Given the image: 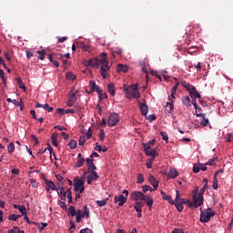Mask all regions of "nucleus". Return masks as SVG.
<instances>
[{"label": "nucleus", "instance_id": "nucleus-1", "mask_svg": "<svg viewBox=\"0 0 233 233\" xmlns=\"http://www.w3.org/2000/svg\"><path fill=\"white\" fill-rule=\"evenodd\" d=\"M101 59L99 60V66H100V74L103 77V79H106V72L110 70V66H108V56H106V53L101 54Z\"/></svg>", "mask_w": 233, "mask_h": 233}, {"label": "nucleus", "instance_id": "nucleus-2", "mask_svg": "<svg viewBox=\"0 0 233 233\" xmlns=\"http://www.w3.org/2000/svg\"><path fill=\"white\" fill-rule=\"evenodd\" d=\"M210 211H203V208H200V222L201 223H208L210 221V218L214 216H216V212L212 210V208H208Z\"/></svg>", "mask_w": 233, "mask_h": 233}, {"label": "nucleus", "instance_id": "nucleus-3", "mask_svg": "<svg viewBox=\"0 0 233 233\" xmlns=\"http://www.w3.org/2000/svg\"><path fill=\"white\" fill-rule=\"evenodd\" d=\"M74 190L75 192H80V194H83L85 192V180L75 178L74 179Z\"/></svg>", "mask_w": 233, "mask_h": 233}, {"label": "nucleus", "instance_id": "nucleus-4", "mask_svg": "<svg viewBox=\"0 0 233 233\" xmlns=\"http://www.w3.org/2000/svg\"><path fill=\"white\" fill-rule=\"evenodd\" d=\"M147 195H145V193L141 192V191H133L130 195V199H132V201H145V199H147Z\"/></svg>", "mask_w": 233, "mask_h": 233}, {"label": "nucleus", "instance_id": "nucleus-5", "mask_svg": "<svg viewBox=\"0 0 233 233\" xmlns=\"http://www.w3.org/2000/svg\"><path fill=\"white\" fill-rule=\"evenodd\" d=\"M89 86H90V92L91 94H94V92H96L99 96V101H103V95L101 94V87L99 86L96 85V81L91 80L89 81Z\"/></svg>", "mask_w": 233, "mask_h": 233}, {"label": "nucleus", "instance_id": "nucleus-6", "mask_svg": "<svg viewBox=\"0 0 233 233\" xmlns=\"http://www.w3.org/2000/svg\"><path fill=\"white\" fill-rule=\"evenodd\" d=\"M119 123V115L117 113H111L107 121V127H116Z\"/></svg>", "mask_w": 233, "mask_h": 233}, {"label": "nucleus", "instance_id": "nucleus-7", "mask_svg": "<svg viewBox=\"0 0 233 233\" xmlns=\"http://www.w3.org/2000/svg\"><path fill=\"white\" fill-rule=\"evenodd\" d=\"M199 189L197 187L196 189V194L193 196V203H194V208H198V207H201L204 203L203 197L200 195H198V191Z\"/></svg>", "mask_w": 233, "mask_h": 233}, {"label": "nucleus", "instance_id": "nucleus-8", "mask_svg": "<svg viewBox=\"0 0 233 233\" xmlns=\"http://www.w3.org/2000/svg\"><path fill=\"white\" fill-rule=\"evenodd\" d=\"M125 92L127 99H134V97L139 99V97H141V94H139V91H134L127 87L125 89Z\"/></svg>", "mask_w": 233, "mask_h": 233}, {"label": "nucleus", "instance_id": "nucleus-9", "mask_svg": "<svg viewBox=\"0 0 233 233\" xmlns=\"http://www.w3.org/2000/svg\"><path fill=\"white\" fill-rule=\"evenodd\" d=\"M99 61L98 58H91L86 62V66H92V68H99Z\"/></svg>", "mask_w": 233, "mask_h": 233}, {"label": "nucleus", "instance_id": "nucleus-10", "mask_svg": "<svg viewBox=\"0 0 233 233\" xmlns=\"http://www.w3.org/2000/svg\"><path fill=\"white\" fill-rule=\"evenodd\" d=\"M127 198L123 196V195H120V196H116L114 198V201L115 203H118V207H123V205H125V203H127Z\"/></svg>", "mask_w": 233, "mask_h": 233}, {"label": "nucleus", "instance_id": "nucleus-11", "mask_svg": "<svg viewBox=\"0 0 233 233\" xmlns=\"http://www.w3.org/2000/svg\"><path fill=\"white\" fill-rule=\"evenodd\" d=\"M148 181L150 185H152L154 190H157V187H159V181H157V178L154 177L153 175H150L148 177Z\"/></svg>", "mask_w": 233, "mask_h": 233}, {"label": "nucleus", "instance_id": "nucleus-12", "mask_svg": "<svg viewBox=\"0 0 233 233\" xmlns=\"http://www.w3.org/2000/svg\"><path fill=\"white\" fill-rule=\"evenodd\" d=\"M35 108H44V110H46L48 112H54V107L50 106L48 104H41L39 102H36Z\"/></svg>", "mask_w": 233, "mask_h": 233}, {"label": "nucleus", "instance_id": "nucleus-13", "mask_svg": "<svg viewBox=\"0 0 233 233\" xmlns=\"http://www.w3.org/2000/svg\"><path fill=\"white\" fill-rule=\"evenodd\" d=\"M197 117H201L200 125L202 127H208V118H207L205 114H197Z\"/></svg>", "mask_w": 233, "mask_h": 233}, {"label": "nucleus", "instance_id": "nucleus-14", "mask_svg": "<svg viewBox=\"0 0 233 233\" xmlns=\"http://www.w3.org/2000/svg\"><path fill=\"white\" fill-rule=\"evenodd\" d=\"M45 183L47 187V192L51 190H57V187H56V184L52 180L45 179Z\"/></svg>", "mask_w": 233, "mask_h": 233}, {"label": "nucleus", "instance_id": "nucleus-15", "mask_svg": "<svg viewBox=\"0 0 233 233\" xmlns=\"http://www.w3.org/2000/svg\"><path fill=\"white\" fill-rule=\"evenodd\" d=\"M143 148L146 156H155V154H157V151H156V149H152V147L143 146Z\"/></svg>", "mask_w": 233, "mask_h": 233}, {"label": "nucleus", "instance_id": "nucleus-16", "mask_svg": "<svg viewBox=\"0 0 233 233\" xmlns=\"http://www.w3.org/2000/svg\"><path fill=\"white\" fill-rule=\"evenodd\" d=\"M144 201L146 202V205L148 207L149 210H151L154 205V198L148 195H146V199Z\"/></svg>", "mask_w": 233, "mask_h": 233}, {"label": "nucleus", "instance_id": "nucleus-17", "mask_svg": "<svg viewBox=\"0 0 233 233\" xmlns=\"http://www.w3.org/2000/svg\"><path fill=\"white\" fill-rule=\"evenodd\" d=\"M80 216L82 218H86V219H88V218H90V209H88L87 206L83 207V210H81Z\"/></svg>", "mask_w": 233, "mask_h": 233}, {"label": "nucleus", "instance_id": "nucleus-18", "mask_svg": "<svg viewBox=\"0 0 233 233\" xmlns=\"http://www.w3.org/2000/svg\"><path fill=\"white\" fill-rule=\"evenodd\" d=\"M160 194L162 196V199H164V201H168V203L174 204V199H172L171 196L167 195V193H165V191L161 190Z\"/></svg>", "mask_w": 233, "mask_h": 233}, {"label": "nucleus", "instance_id": "nucleus-19", "mask_svg": "<svg viewBox=\"0 0 233 233\" xmlns=\"http://www.w3.org/2000/svg\"><path fill=\"white\" fill-rule=\"evenodd\" d=\"M177 176H179V172L174 168H171L167 173V177H170L171 179H176Z\"/></svg>", "mask_w": 233, "mask_h": 233}, {"label": "nucleus", "instance_id": "nucleus-20", "mask_svg": "<svg viewBox=\"0 0 233 233\" xmlns=\"http://www.w3.org/2000/svg\"><path fill=\"white\" fill-rule=\"evenodd\" d=\"M143 207H145V203L138 201L135 203L134 208L136 212H143Z\"/></svg>", "mask_w": 233, "mask_h": 233}, {"label": "nucleus", "instance_id": "nucleus-21", "mask_svg": "<svg viewBox=\"0 0 233 233\" xmlns=\"http://www.w3.org/2000/svg\"><path fill=\"white\" fill-rule=\"evenodd\" d=\"M139 108L142 116H147V114H148V106H147V104L140 103Z\"/></svg>", "mask_w": 233, "mask_h": 233}, {"label": "nucleus", "instance_id": "nucleus-22", "mask_svg": "<svg viewBox=\"0 0 233 233\" xmlns=\"http://www.w3.org/2000/svg\"><path fill=\"white\" fill-rule=\"evenodd\" d=\"M166 110L167 114H172V112H174V100H171L170 102L167 103Z\"/></svg>", "mask_w": 233, "mask_h": 233}, {"label": "nucleus", "instance_id": "nucleus-23", "mask_svg": "<svg viewBox=\"0 0 233 233\" xmlns=\"http://www.w3.org/2000/svg\"><path fill=\"white\" fill-rule=\"evenodd\" d=\"M13 207H14V208H18L19 212H21L22 216H26V207L20 206L17 204H14Z\"/></svg>", "mask_w": 233, "mask_h": 233}, {"label": "nucleus", "instance_id": "nucleus-24", "mask_svg": "<svg viewBox=\"0 0 233 233\" xmlns=\"http://www.w3.org/2000/svg\"><path fill=\"white\" fill-rule=\"evenodd\" d=\"M189 96L192 97V99H201V95L199 92H198V90H196V88L190 91Z\"/></svg>", "mask_w": 233, "mask_h": 233}, {"label": "nucleus", "instance_id": "nucleus-25", "mask_svg": "<svg viewBox=\"0 0 233 233\" xmlns=\"http://www.w3.org/2000/svg\"><path fill=\"white\" fill-rule=\"evenodd\" d=\"M117 72H123L127 74L128 72V66H124L123 64H118L116 67Z\"/></svg>", "mask_w": 233, "mask_h": 233}, {"label": "nucleus", "instance_id": "nucleus-26", "mask_svg": "<svg viewBox=\"0 0 233 233\" xmlns=\"http://www.w3.org/2000/svg\"><path fill=\"white\" fill-rule=\"evenodd\" d=\"M182 86H183V88H186V90H187V92H189V94L196 88L194 86H192L187 82H182Z\"/></svg>", "mask_w": 233, "mask_h": 233}, {"label": "nucleus", "instance_id": "nucleus-27", "mask_svg": "<svg viewBox=\"0 0 233 233\" xmlns=\"http://www.w3.org/2000/svg\"><path fill=\"white\" fill-rule=\"evenodd\" d=\"M34 225H35V227L38 228L40 232H43V230H45V228H46L48 227V223H38V222H35Z\"/></svg>", "mask_w": 233, "mask_h": 233}, {"label": "nucleus", "instance_id": "nucleus-28", "mask_svg": "<svg viewBox=\"0 0 233 233\" xmlns=\"http://www.w3.org/2000/svg\"><path fill=\"white\" fill-rule=\"evenodd\" d=\"M107 92L110 94V96H116V89L114 86V83H109L107 85Z\"/></svg>", "mask_w": 233, "mask_h": 233}, {"label": "nucleus", "instance_id": "nucleus-29", "mask_svg": "<svg viewBox=\"0 0 233 233\" xmlns=\"http://www.w3.org/2000/svg\"><path fill=\"white\" fill-rule=\"evenodd\" d=\"M79 48H81L84 52H90V46L86 45L85 42H80L78 44Z\"/></svg>", "mask_w": 233, "mask_h": 233}, {"label": "nucleus", "instance_id": "nucleus-30", "mask_svg": "<svg viewBox=\"0 0 233 233\" xmlns=\"http://www.w3.org/2000/svg\"><path fill=\"white\" fill-rule=\"evenodd\" d=\"M48 59H49L50 63H52L54 65V66L59 67V62L57 60L54 59V54H49Z\"/></svg>", "mask_w": 233, "mask_h": 233}, {"label": "nucleus", "instance_id": "nucleus-31", "mask_svg": "<svg viewBox=\"0 0 233 233\" xmlns=\"http://www.w3.org/2000/svg\"><path fill=\"white\" fill-rule=\"evenodd\" d=\"M67 214L68 216H71L72 218H74L77 214V212H76V207L70 206L67 210Z\"/></svg>", "mask_w": 233, "mask_h": 233}, {"label": "nucleus", "instance_id": "nucleus-32", "mask_svg": "<svg viewBox=\"0 0 233 233\" xmlns=\"http://www.w3.org/2000/svg\"><path fill=\"white\" fill-rule=\"evenodd\" d=\"M51 141H52V145H54V147H57L59 144L57 143V133H53L51 136Z\"/></svg>", "mask_w": 233, "mask_h": 233}, {"label": "nucleus", "instance_id": "nucleus-33", "mask_svg": "<svg viewBox=\"0 0 233 233\" xmlns=\"http://www.w3.org/2000/svg\"><path fill=\"white\" fill-rule=\"evenodd\" d=\"M85 165V158H78L75 164V168H81Z\"/></svg>", "mask_w": 233, "mask_h": 233}, {"label": "nucleus", "instance_id": "nucleus-34", "mask_svg": "<svg viewBox=\"0 0 233 233\" xmlns=\"http://www.w3.org/2000/svg\"><path fill=\"white\" fill-rule=\"evenodd\" d=\"M182 101H183V104L185 105V106H192L189 96H183Z\"/></svg>", "mask_w": 233, "mask_h": 233}, {"label": "nucleus", "instance_id": "nucleus-35", "mask_svg": "<svg viewBox=\"0 0 233 233\" xmlns=\"http://www.w3.org/2000/svg\"><path fill=\"white\" fill-rule=\"evenodd\" d=\"M90 172V176H88L91 179H93L94 181H97V179H99V175H97V172L92 170L89 171Z\"/></svg>", "mask_w": 233, "mask_h": 233}, {"label": "nucleus", "instance_id": "nucleus-36", "mask_svg": "<svg viewBox=\"0 0 233 233\" xmlns=\"http://www.w3.org/2000/svg\"><path fill=\"white\" fill-rule=\"evenodd\" d=\"M7 152L9 154H14V152H15V145L13 142L9 143L7 147Z\"/></svg>", "mask_w": 233, "mask_h": 233}, {"label": "nucleus", "instance_id": "nucleus-37", "mask_svg": "<svg viewBox=\"0 0 233 233\" xmlns=\"http://www.w3.org/2000/svg\"><path fill=\"white\" fill-rule=\"evenodd\" d=\"M218 187L219 186L218 184V173H215L214 177H213V188H214V190H218Z\"/></svg>", "mask_w": 233, "mask_h": 233}, {"label": "nucleus", "instance_id": "nucleus-38", "mask_svg": "<svg viewBox=\"0 0 233 233\" xmlns=\"http://www.w3.org/2000/svg\"><path fill=\"white\" fill-rule=\"evenodd\" d=\"M154 188H152V187L148 186V185H144L142 186V192H144V194H147V192H154Z\"/></svg>", "mask_w": 233, "mask_h": 233}, {"label": "nucleus", "instance_id": "nucleus-39", "mask_svg": "<svg viewBox=\"0 0 233 233\" xmlns=\"http://www.w3.org/2000/svg\"><path fill=\"white\" fill-rule=\"evenodd\" d=\"M36 54H38V59H40V61H45V56L46 55L45 50L36 51Z\"/></svg>", "mask_w": 233, "mask_h": 233}, {"label": "nucleus", "instance_id": "nucleus-40", "mask_svg": "<svg viewBox=\"0 0 233 233\" xmlns=\"http://www.w3.org/2000/svg\"><path fill=\"white\" fill-rule=\"evenodd\" d=\"M107 202H108V198L103 200H96V204L97 205V207H105Z\"/></svg>", "mask_w": 233, "mask_h": 233}, {"label": "nucleus", "instance_id": "nucleus-41", "mask_svg": "<svg viewBox=\"0 0 233 233\" xmlns=\"http://www.w3.org/2000/svg\"><path fill=\"white\" fill-rule=\"evenodd\" d=\"M68 147L71 148V150H75V148H77V141L74 139L70 140Z\"/></svg>", "mask_w": 233, "mask_h": 233}, {"label": "nucleus", "instance_id": "nucleus-42", "mask_svg": "<svg viewBox=\"0 0 233 233\" xmlns=\"http://www.w3.org/2000/svg\"><path fill=\"white\" fill-rule=\"evenodd\" d=\"M143 147H148V148H152V147H154V145H156V138H153L151 141L147 142V143H143L142 144Z\"/></svg>", "mask_w": 233, "mask_h": 233}, {"label": "nucleus", "instance_id": "nucleus-43", "mask_svg": "<svg viewBox=\"0 0 233 233\" xmlns=\"http://www.w3.org/2000/svg\"><path fill=\"white\" fill-rule=\"evenodd\" d=\"M66 79H69L70 81H76V75H74L72 72H67L66 74Z\"/></svg>", "mask_w": 233, "mask_h": 233}, {"label": "nucleus", "instance_id": "nucleus-44", "mask_svg": "<svg viewBox=\"0 0 233 233\" xmlns=\"http://www.w3.org/2000/svg\"><path fill=\"white\" fill-rule=\"evenodd\" d=\"M171 205H175V207H176V208H177V210L178 212H183L184 207H183L182 204H179V202H175V201H174V203L171 204Z\"/></svg>", "mask_w": 233, "mask_h": 233}, {"label": "nucleus", "instance_id": "nucleus-45", "mask_svg": "<svg viewBox=\"0 0 233 233\" xmlns=\"http://www.w3.org/2000/svg\"><path fill=\"white\" fill-rule=\"evenodd\" d=\"M58 196L63 199V201H66V191H57Z\"/></svg>", "mask_w": 233, "mask_h": 233}, {"label": "nucleus", "instance_id": "nucleus-46", "mask_svg": "<svg viewBox=\"0 0 233 233\" xmlns=\"http://www.w3.org/2000/svg\"><path fill=\"white\" fill-rule=\"evenodd\" d=\"M66 194H67V199H68V203H73V200H72V188H67L66 189Z\"/></svg>", "mask_w": 233, "mask_h": 233}, {"label": "nucleus", "instance_id": "nucleus-47", "mask_svg": "<svg viewBox=\"0 0 233 233\" xmlns=\"http://www.w3.org/2000/svg\"><path fill=\"white\" fill-rule=\"evenodd\" d=\"M200 167H201V163H198L193 166L194 174H198L201 170Z\"/></svg>", "mask_w": 233, "mask_h": 233}, {"label": "nucleus", "instance_id": "nucleus-48", "mask_svg": "<svg viewBox=\"0 0 233 233\" xmlns=\"http://www.w3.org/2000/svg\"><path fill=\"white\" fill-rule=\"evenodd\" d=\"M144 181H145V176H143V174L139 173L137 175V183L141 184V183H144Z\"/></svg>", "mask_w": 233, "mask_h": 233}, {"label": "nucleus", "instance_id": "nucleus-49", "mask_svg": "<svg viewBox=\"0 0 233 233\" xmlns=\"http://www.w3.org/2000/svg\"><path fill=\"white\" fill-rule=\"evenodd\" d=\"M70 103H76L77 98L76 97V93L69 94V99Z\"/></svg>", "mask_w": 233, "mask_h": 233}, {"label": "nucleus", "instance_id": "nucleus-50", "mask_svg": "<svg viewBox=\"0 0 233 233\" xmlns=\"http://www.w3.org/2000/svg\"><path fill=\"white\" fill-rule=\"evenodd\" d=\"M88 172H92V170L96 171L97 170V167H96V164L91 163L89 166H87Z\"/></svg>", "mask_w": 233, "mask_h": 233}, {"label": "nucleus", "instance_id": "nucleus-51", "mask_svg": "<svg viewBox=\"0 0 233 233\" xmlns=\"http://www.w3.org/2000/svg\"><path fill=\"white\" fill-rule=\"evenodd\" d=\"M76 216V223H80L81 222V218H83L81 216V209H77Z\"/></svg>", "mask_w": 233, "mask_h": 233}, {"label": "nucleus", "instance_id": "nucleus-52", "mask_svg": "<svg viewBox=\"0 0 233 233\" xmlns=\"http://www.w3.org/2000/svg\"><path fill=\"white\" fill-rule=\"evenodd\" d=\"M85 143H86V137H85L84 136L80 137L79 141H78V145L80 147H83V145H85Z\"/></svg>", "mask_w": 233, "mask_h": 233}, {"label": "nucleus", "instance_id": "nucleus-53", "mask_svg": "<svg viewBox=\"0 0 233 233\" xmlns=\"http://www.w3.org/2000/svg\"><path fill=\"white\" fill-rule=\"evenodd\" d=\"M160 135L162 136L163 141L168 142V134H167V132L162 131V132H160Z\"/></svg>", "mask_w": 233, "mask_h": 233}, {"label": "nucleus", "instance_id": "nucleus-54", "mask_svg": "<svg viewBox=\"0 0 233 233\" xmlns=\"http://www.w3.org/2000/svg\"><path fill=\"white\" fill-rule=\"evenodd\" d=\"M0 77L3 81V83L5 85L6 84V78L5 77V71L3 69H0Z\"/></svg>", "mask_w": 233, "mask_h": 233}, {"label": "nucleus", "instance_id": "nucleus-55", "mask_svg": "<svg viewBox=\"0 0 233 233\" xmlns=\"http://www.w3.org/2000/svg\"><path fill=\"white\" fill-rule=\"evenodd\" d=\"M206 165H209V167H214L216 165V157L209 159Z\"/></svg>", "mask_w": 233, "mask_h": 233}, {"label": "nucleus", "instance_id": "nucleus-56", "mask_svg": "<svg viewBox=\"0 0 233 233\" xmlns=\"http://www.w3.org/2000/svg\"><path fill=\"white\" fill-rule=\"evenodd\" d=\"M180 199H181V195L179 194V190H176V198L174 202L178 203Z\"/></svg>", "mask_w": 233, "mask_h": 233}, {"label": "nucleus", "instance_id": "nucleus-57", "mask_svg": "<svg viewBox=\"0 0 233 233\" xmlns=\"http://www.w3.org/2000/svg\"><path fill=\"white\" fill-rule=\"evenodd\" d=\"M58 205L60 207V208H63V210H66V203L65 201H58Z\"/></svg>", "mask_w": 233, "mask_h": 233}, {"label": "nucleus", "instance_id": "nucleus-58", "mask_svg": "<svg viewBox=\"0 0 233 233\" xmlns=\"http://www.w3.org/2000/svg\"><path fill=\"white\" fill-rule=\"evenodd\" d=\"M131 90H133L134 92H139V89L137 88V84H132L129 87H127Z\"/></svg>", "mask_w": 233, "mask_h": 233}, {"label": "nucleus", "instance_id": "nucleus-59", "mask_svg": "<svg viewBox=\"0 0 233 233\" xmlns=\"http://www.w3.org/2000/svg\"><path fill=\"white\" fill-rule=\"evenodd\" d=\"M56 114H59L60 116H65V114H66V109L57 108Z\"/></svg>", "mask_w": 233, "mask_h": 233}, {"label": "nucleus", "instance_id": "nucleus-60", "mask_svg": "<svg viewBox=\"0 0 233 233\" xmlns=\"http://www.w3.org/2000/svg\"><path fill=\"white\" fill-rule=\"evenodd\" d=\"M207 187H208L207 184H205L203 186V187L198 192V196H202L203 197V194H205V191L207 190Z\"/></svg>", "mask_w": 233, "mask_h": 233}, {"label": "nucleus", "instance_id": "nucleus-61", "mask_svg": "<svg viewBox=\"0 0 233 233\" xmlns=\"http://www.w3.org/2000/svg\"><path fill=\"white\" fill-rule=\"evenodd\" d=\"M9 221H17V217L15 214H11L8 216Z\"/></svg>", "mask_w": 233, "mask_h": 233}, {"label": "nucleus", "instance_id": "nucleus-62", "mask_svg": "<svg viewBox=\"0 0 233 233\" xmlns=\"http://www.w3.org/2000/svg\"><path fill=\"white\" fill-rule=\"evenodd\" d=\"M113 54H116V56H121V54H123V50L121 48H115Z\"/></svg>", "mask_w": 233, "mask_h": 233}, {"label": "nucleus", "instance_id": "nucleus-63", "mask_svg": "<svg viewBox=\"0 0 233 233\" xmlns=\"http://www.w3.org/2000/svg\"><path fill=\"white\" fill-rule=\"evenodd\" d=\"M80 233H94L90 228H84L80 230Z\"/></svg>", "mask_w": 233, "mask_h": 233}, {"label": "nucleus", "instance_id": "nucleus-64", "mask_svg": "<svg viewBox=\"0 0 233 233\" xmlns=\"http://www.w3.org/2000/svg\"><path fill=\"white\" fill-rule=\"evenodd\" d=\"M171 233H185V232L182 229L175 228L174 230L171 231Z\"/></svg>", "mask_w": 233, "mask_h": 233}]
</instances>
